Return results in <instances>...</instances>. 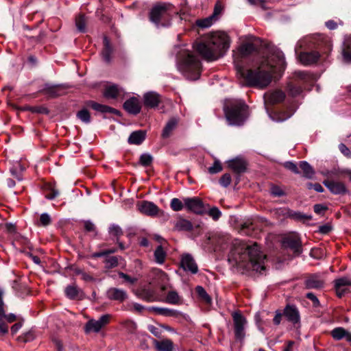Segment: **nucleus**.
<instances>
[{
	"label": "nucleus",
	"mask_w": 351,
	"mask_h": 351,
	"mask_svg": "<svg viewBox=\"0 0 351 351\" xmlns=\"http://www.w3.org/2000/svg\"><path fill=\"white\" fill-rule=\"evenodd\" d=\"M270 193L274 197H282L286 195V193L278 185L273 184L270 189Z\"/></svg>",
	"instance_id": "50"
},
{
	"label": "nucleus",
	"mask_w": 351,
	"mask_h": 351,
	"mask_svg": "<svg viewBox=\"0 0 351 351\" xmlns=\"http://www.w3.org/2000/svg\"><path fill=\"white\" fill-rule=\"evenodd\" d=\"M265 99L271 104H277L282 102L285 99V93L281 90H276L265 94Z\"/></svg>",
	"instance_id": "24"
},
{
	"label": "nucleus",
	"mask_w": 351,
	"mask_h": 351,
	"mask_svg": "<svg viewBox=\"0 0 351 351\" xmlns=\"http://www.w3.org/2000/svg\"><path fill=\"white\" fill-rule=\"evenodd\" d=\"M223 7L219 1H217L215 5L214 11L210 16L215 21H217L218 16L221 13Z\"/></svg>",
	"instance_id": "58"
},
{
	"label": "nucleus",
	"mask_w": 351,
	"mask_h": 351,
	"mask_svg": "<svg viewBox=\"0 0 351 351\" xmlns=\"http://www.w3.org/2000/svg\"><path fill=\"white\" fill-rule=\"evenodd\" d=\"M335 289L344 288V287L351 286V280L347 277H342L336 279L335 281Z\"/></svg>",
	"instance_id": "45"
},
{
	"label": "nucleus",
	"mask_w": 351,
	"mask_h": 351,
	"mask_svg": "<svg viewBox=\"0 0 351 351\" xmlns=\"http://www.w3.org/2000/svg\"><path fill=\"white\" fill-rule=\"evenodd\" d=\"M149 331L153 334L155 337L160 338L162 334V329L160 327H158L154 325L148 326Z\"/></svg>",
	"instance_id": "60"
},
{
	"label": "nucleus",
	"mask_w": 351,
	"mask_h": 351,
	"mask_svg": "<svg viewBox=\"0 0 351 351\" xmlns=\"http://www.w3.org/2000/svg\"><path fill=\"white\" fill-rule=\"evenodd\" d=\"M265 258L256 243L250 244L239 241L234 244L228 259L232 260L237 266L261 273L265 269Z\"/></svg>",
	"instance_id": "3"
},
{
	"label": "nucleus",
	"mask_w": 351,
	"mask_h": 351,
	"mask_svg": "<svg viewBox=\"0 0 351 351\" xmlns=\"http://www.w3.org/2000/svg\"><path fill=\"white\" fill-rule=\"evenodd\" d=\"M283 217L289 218L298 222L305 223L306 221L312 219V216L306 215L299 211L293 210L289 208H280V213Z\"/></svg>",
	"instance_id": "17"
},
{
	"label": "nucleus",
	"mask_w": 351,
	"mask_h": 351,
	"mask_svg": "<svg viewBox=\"0 0 351 351\" xmlns=\"http://www.w3.org/2000/svg\"><path fill=\"white\" fill-rule=\"evenodd\" d=\"M79 293L80 289L75 285H69L65 289V294L66 297L72 300L76 299L77 298Z\"/></svg>",
	"instance_id": "42"
},
{
	"label": "nucleus",
	"mask_w": 351,
	"mask_h": 351,
	"mask_svg": "<svg viewBox=\"0 0 351 351\" xmlns=\"http://www.w3.org/2000/svg\"><path fill=\"white\" fill-rule=\"evenodd\" d=\"M86 106L93 108L95 111L101 113H112L115 114H119V110L108 106L98 104L94 101H88L86 102Z\"/></svg>",
	"instance_id": "25"
},
{
	"label": "nucleus",
	"mask_w": 351,
	"mask_h": 351,
	"mask_svg": "<svg viewBox=\"0 0 351 351\" xmlns=\"http://www.w3.org/2000/svg\"><path fill=\"white\" fill-rule=\"evenodd\" d=\"M179 268L186 274L195 275L198 273V265L193 256L189 253H184L180 256Z\"/></svg>",
	"instance_id": "12"
},
{
	"label": "nucleus",
	"mask_w": 351,
	"mask_h": 351,
	"mask_svg": "<svg viewBox=\"0 0 351 351\" xmlns=\"http://www.w3.org/2000/svg\"><path fill=\"white\" fill-rule=\"evenodd\" d=\"M51 222V219L48 213H43L40 217V225L43 226H47Z\"/></svg>",
	"instance_id": "57"
},
{
	"label": "nucleus",
	"mask_w": 351,
	"mask_h": 351,
	"mask_svg": "<svg viewBox=\"0 0 351 351\" xmlns=\"http://www.w3.org/2000/svg\"><path fill=\"white\" fill-rule=\"evenodd\" d=\"M150 276L152 278V280L149 282L150 284H158L162 292L168 290L169 278L164 271L159 269H154L151 271Z\"/></svg>",
	"instance_id": "15"
},
{
	"label": "nucleus",
	"mask_w": 351,
	"mask_h": 351,
	"mask_svg": "<svg viewBox=\"0 0 351 351\" xmlns=\"http://www.w3.org/2000/svg\"><path fill=\"white\" fill-rule=\"evenodd\" d=\"M283 167L295 174L300 173L297 165L292 161H287L284 162Z\"/></svg>",
	"instance_id": "53"
},
{
	"label": "nucleus",
	"mask_w": 351,
	"mask_h": 351,
	"mask_svg": "<svg viewBox=\"0 0 351 351\" xmlns=\"http://www.w3.org/2000/svg\"><path fill=\"white\" fill-rule=\"evenodd\" d=\"M164 301L169 304H176V292L173 290L168 291L167 295Z\"/></svg>",
	"instance_id": "61"
},
{
	"label": "nucleus",
	"mask_w": 351,
	"mask_h": 351,
	"mask_svg": "<svg viewBox=\"0 0 351 351\" xmlns=\"http://www.w3.org/2000/svg\"><path fill=\"white\" fill-rule=\"evenodd\" d=\"M12 244L16 247L19 246L29 247V241L27 238L24 237L19 234H15L13 237Z\"/></svg>",
	"instance_id": "38"
},
{
	"label": "nucleus",
	"mask_w": 351,
	"mask_h": 351,
	"mask_svg": "<svg viewBox=\"0 0 351 351\" xmlns=\"http://www.w3.org/2000/svg\"><path fill=\"white\" fill-rule=\"evenodd\" d=\"M323 184L334 195H345L348 193L346 185L341 182L325 180Z\"/></svg>",
	"instance_id": "18"
},
{
	"label": "nucleus",
	"mask_w": 351,
	"mask_h": 351,
	"mask_svg": "<svg viewBox=\"0 0 351 351\" xmlns=\"http://www.w3.org/2000/svg\"><path fill=\"white\" fill-rule=\"evenodd\" d=\"M144 104L149 108H156L160 101V96L156 92H148L143 96Z\"/></svg>",
	"instance_id": "28"
},
{
	"label": "nucleus",
	"mask_w": 351,
	"mask_h": 351,
	"mask_svg": "<svg viewBox=\"0 0 351 351\" xmlns=\"http://www.w3.org/2000/svg\"><path fill=\"white\" fill-rule=\"evenodd\" d=\"M207 213L208 215L211 217L215 221H217L221 216V212L216 206H213L211 208H210Z\"/></svg>",
	"instance_id": "52"
},
{
	"label": "nucleus",
	"mask_w": 351,
	"mask_h": 351,
	"mask_svg": "<svg viewBox=\"0 0 351 351\" xmlns=\"http://www.w3.org/2000/svg\"><path fill=\"white\" fill-rule=\"evenodd\" d=\"M330 335L335 340H341L347 335V330L342 327H337L334 328Z\"/></svg>",
	"instance_id": "43"
},
{
	"label": "nucleus",
	"mask_w": 351,
	"mask_h": 351,
	"mask_svg": "<svg viewBox=\"0 0 351 351\" xmlns=\"http://www.w3.org/2000/svg\"><path fill=\"white\" fill-rule=\"evenodd\" d=\"M123 108L130 114H138L141 109L139 99L134 97L128 99L123 104Z\"/></svg>",
	"instance_id": "23"
},
{
	"label": "nucleus",
	"mask_w": 351,
	"mask_h": 351,
	"mask_svg": "<svg viewBox=\"0 0 351 351\" xmlns=\"http://www.w3.org/2000/svg\"><path fill=\"white\" fill-rule=\"evenodd\" d=\"M294 75L295 79L290 81L287 86L288 94L293 97H297L302 93L304 81L308 78V73L304 71H296Z\"/></svg>",
	"instance_id": "8"
},
{
	"label": "nucleus",
	"mask_w": 351,
	"mask_h": 351,
	"mask_svg": "<svg viewBox=\"0 0 351 351\" xmlns=\"http://www.w3.org/2000/svg\"><path fill=\"white\" fill-rule=\"evenodd\" d=\"M40 92L49 97H56L64 94V88L62 85H52L46 84Z\"/></svg>",
	"instance_id": "21"
},
{
	"label": "nucleus",
	"mask_w": 351,
	"mask_h": 351,
	"mask_svg": "<svg viewBox=\"0 0 351 351\" xmlns=\"http://www.w3.org/2000/svg\"><path fill=\"white\" fill-rule=\"evenodd\" d=\"M77 117L82 121L88 123L90 122V115L86 109H82L77 113Z\"/></svg>",
	"instance_id": "48"
},
{
	"label": "nucleus",
	"mask_w": 351,
	"mask_h": 351,
	"mask_svg": "<svg viewBox=\"0 0 351 351\" xmlns=\"http://www.w3.org/2000/svg\"><path fill=\"white\" fill-rule=\"evenodd\" d=\"M234 338L237 341L243 342L245 337V328L247 324L246 318L239 312L232 314Z\"/></svg>",
	"instance_id": "9"
},
{
	"label": "nucleus",
	"mask_w": 351,
	"mask_h": 351,
	"mask_svg": "<svg viewBox=\"0 0 351 351\" xmlns=\"http://www.w3.org/2000/svg\"><path fill=\"white\" fill-rule=\"evenodd\" d=\"M222 165L219 160H215L213 166L208 168V172L210 174H215L222 171Z\"/></svg>",
	"instance_id": "51"
},
{
	"label": "nucleus",
	"mask_w": 351,
	"mask_h": 351,
	"mask_svg": "<svg viewBox=\"0 0 351 351\" xmlns=\"http://www.w3.org/2000/svg\"><path fill=\"white\" fill-rule=\"evenodd\" d=\"M135 294L140 299L147 302H154L156 300L155 291L150 289H138L136 291Z\"/></svg>",
	"instance_id": "29"
},
{
	"label": "nucleus",
	"mask_w": 351,
	"mask_h": 351,
	"mask_svg": "<svg viewBox=\"0 0 351 351\" xmlns=\"http://www.w3.org/2000/svg\"><path fill=\"white\" fill-rule=\"evenodd\" d=\"M202 230V228L201 225L199 224L195 226H193V229L191 230H190V232H189L191 234V237L194 239V238L198 237L201 234Z\"/></svg>",
	"instance_id": "63"
},
{
	"label": "nucleus",
	"mask_w": 351,
	"mask_h": 351,
	"mask_svg": "<svg viewBox=\"0 0 351 351\" xmlns=\"http://www.w3.org/2000/svg\"><path fill=\"white\" fill-rule=\"evenodd\" d=\"M119 258L117 256H109L105 260V267L111 269L118 265Z\"/></svg>",
	"instance_id": "49"
},
{
	"label": "nucleus",
	"mask_w": 351,
	"mask_h": 351,
	"mask_svg": "<svg viewBox=\"0 0 351 351\" xmlns=\"http://www.w3.org/2000/svg\"><path fill=\"white\" fill-rule=\"evenodd\" d=\"M192 229L193 224L190 221L181 217L177 219V230L189 232Z\"/></svg>",
	"instance_id": "36"
},
{
	"label": "nucleus",
	"mask_w": 351,
	"mask_h": 351,
	"mask_svg": "<svg viewBox=\"0 0 351 351\" xmlns=\"http://www.w3.org/2000/svg\"><path fill=\"white\" fill-rule=\"evenodd\" d=\"M332 47V43L328 38L318 35L307 40L298 42L295 53L300 62L308 66L317 63L322 54L328 56Z\"/></svg>",
	"instance_id": "4"
},
{
	"label": "nucleus",
	"mask_w": 351,
	"mask_h": 351,
	"mask_svg": "<svg viewBox=\"0 0 351 351\" xmlns=\"http://www.w3.org/2000/svg\"><path fill=\"white\" fill-rule=\"evenodd\" d=\"M306 298L310 300L314 307H319L320 306V302L317 296L312 292H308L306 294Z\"/></svg>",
	"instance_id": "59"
},
{
	"label": "nucleus",
	"mask_w": 351,
	"mask_h": 351,
	"mask_svg": "<svg viewBox=\"0 0 351 351\" xmlns=\"http://www.w3.org/2000/svg\"><path fill=\"white\" fill-rule=\"evenodd\" d=\"M175 128H176V119L172 118L167 122L165 127L164 128L162 134H161L162 138H169L171 136V134H172L173 131L175 130Z\"/></svg>",
	"instance_id": "37"
},
{
	"label": "nucleus",
	"mask_w": 351,
	"mask_h": 351,
	"mask_svg": "<svg viewBox=\"0 0 351 351\" xmlns=\"http://www.w3.org/2000/svg\"><path fill=\"white\" fill-rule=\"evenodd\" d=\"M173 8V5L168 3H160L155 5L150 11V21L156 25L161 23L162 26H167V24L163 23L162 21L171 16Z\"/></svg>",
	"instance_id": "7"
},
{
	"label": "nucleus",
	"mask_w": 351,
	"mask_h": 351,
	"mask_svg": "<svg viewBox=\"0 0 351 351\" xmlns=\"http://www.w3.org/2000/svg\"><path fill=\"white\" fill-rule=\"evenodd\" d=\"M138 210L148 216H156L160 211L158 207L152 202L142 201L137 204Z\"/></svg>",
	"instance_id": "20"
},
{
	"label": "nucleus",
	"mask_w": 351,
	"mask_h": 351,
	"mask_svg": "<svg viewBox=\"0 0 351 351\" xmlns=\"http://www.w3.org/2000/svg\"><path fill=\"white\" fill-rule=\"evenodd\" d=\"M239 57L234 60L238 74L248 87L265 88L277 71L283 72L286 62L282 51L277 50L268 56H261L253 43H245L239 49Z\"/></svg>",
	"instance_id": "1"
},
{
	"label": "nucleus",
	"mask_w": 351,
	"mask_h": 351,
	"mask_svg": "<svg viewBox=\"0 0 351 351\" xmlns=\"http://www.w3.org/2000/svg\"><path fill=\"white\" fill-rule=\"evenodd\" d=\"M283 315L287 318L289 322L294 324L299 323L300 321L299 311L294 305H287L284 309Z\"/></svg>",
	"instance_id": "22"
},
{
	"label": "nucleus",
	"mask_w": 351,
	"mask_h": 351,
	"mask_svg": "<svg viewBox=\"0 0 351 351\" xmlns=\"http://www.w3.org/2000/svg\"><path fill=\"white\" fill-rule=\"evenodd\" d=\"M146 132L143 130L133 132L128 138L130 144L140 145L145 138Z\"/></svg>",
	"instance_id": "31"
},
{
	"label": "nucleus",
	"mask_w": 351,
	"mask_h": 351,
	"mask_svg": "<svg viewBox=\"0 0 351 351\" xmlns=\"http://www.w3.org/2000/svg\"><path fill=\"white\" fill-rule=\"evenodd\" d=\"M152 310L154 311L156 314L160 315L174 316L176 315L175 311L167 308L152 307Z\"/></svg>",
	"instance_id": "44"
},
{
	"label": "nucleus",
	"mask_w": 351,
	"mask_h": 351,
	"mask_svg": "<svg viewBox=\"0 0 351 351\" xmlns=\"http://www.w3.org/2000/svg\"><path fill=\"white\" fill-rule=\"evenodd\" d=\"M230 38L223 32H213L201 36L193 43L195 51L206 61L222 58L230 48Z\"/></svg>",
	"instance_id": "2"
},
{
	"label": "nucleus",
	"mask_w": 351,
	"mask_h": 351,
	"mask_svg": "<svg viewBox=\"0 0 351 351\" xmlns=\"http://www.w3.org/2000/svg\"><path fill=\"white\" fill-rule=\"evenodd\" d=\"M177 50V60H180L178 69L188 79L197 80L202 72V65L200 60L189 50Z\"/></svg>",
	"instance_id": "5"
},
{
	"label": "nucleus",
	"mask_w": 351,
	"mask_h": 351,
	"mask_svg": "<svg viewBox=\"0 0 351 351\" xmlns=\"http://www.w3.org/2000/svg\"><path fill=\"white\" fill-rule=\"evenodd\" d=\"M154 260L156 263L162 265L164 263L167 253L165 251L162 245H159L154 251Z\"/></svg>",
	"instance_id": "35"
},
{
	"label": "nucleus",
	"mask_w": 351,
	"mask_h": 351,
	"mask_svg": "<svg viewBox=\"0 0 351 351\" xmlns=\"http://www.w3.org/2000/svg\"><path fill=\"white\" fill-rule=\"evenodd\" d=\"M119 277L124 279L125 281L127 282H129L130 284H134L137 281V278H132L130 276H128L126 274H124L123 272H119Z\"/></svg>",
	"instance_id": "64"
},
{
	"label": "nucleus",
	"mask_w": 351,
	"mask_h": 351,
	"mask_svg": "<svg viewBox=\"0 0 351 351\" xmlns=\"http://www.w3.org/2000/svg\"><path fill=\"white\" fill-rule=\"evenodd\" d=\"M152 342L157 351H173V342L171 340L167 339L160 341L153 339Z\"/></svg>",
	"instance_id": "30"
},
{
	"label": "nucleus",
	"mask_w": 351,
	"mask_h": 351,
	"mask_svg": "<svg viewBox=\"0 0 351 351\" xmlns=\"http://www.w3.org/2000/svg\"><path fill=\"white\" fill-rule=\"evenodd\" d=\"M262 228L257 221L252 219H248L243 221L241 225V230L247 236L257 237L260 234Z\"/></svg>",
	"instance_id": "16"
},
{
	"label": "nucleus",
	"mask_w": 351,
	"mask_h": 351,
	"mask_svg": "<svg viewBox=\"0 0 351 351\" xmlns=\"http://www.w3.org/2000/svg\"><path fill=\"white\" fill-rule=\"evenodd\" d=\"M227 239L228 238L225 236L218 234L208 235L206 237L208 244H211L215 247H219V249H223L225 247V245L227 243Z\"/></svg>",
	"instance_id": "26"
},
{
	"label": "nucleus",
	"mask_w": 351,
	"mask_h": 351,
	"mask_svg": "<svg viewBox=\"0 0 351 351\" xmlns=\"http://www.w3.org/2000/svg\"><path fill=\"white\" fill-rule=\"evenodd\" d=\"M195 292L198 296V298L206 304H210L212 302V299L210 295L207 293L205 289L202 286H197L195 287Z\"/></svg>",
	"instance_id": "39"
},
{
	"label": "nucleus",
	"mask_w": 351,
	"mask_h": 351,
	"mask_svg": "<svg viewBox=\"0 0 351 351\" xmlns=\"http://www.w3.org/2000/svg\"><path fill=\"white\" fill-rule=\"evenodd\" d=\"M119 93L120 88L117 85H111L106 88L104 95L106 98L114 99Z\"/></svg>",
	"instance_id": "40"
},
{
	"label": "nucleus",
	"mask_w": 351,
	"mask_h": 351,
	"mask_svg": "<svg viewBox=\"0 0 351 351\" xmlns=\"http://www.w3.org/2000/svg\"><path fill=\"white\" fill-rule=\"evenodd\" d=\"M283 245L293 250L296 256H299L302 252V243L300 239L298 237H287L283 239Z\"/></svg>",
	"instance_id": "19"
},
{
	"label": "nucleus",
	"mask_w": 351,
	"mask_h": 351,
	"mask_svg": "<svg viewBox=\"0 0 351 351\" xmlns=\"http://www.w3.org/2000/svg\"><path fill=\"white\" fill-rule=\"evenodd\" d=\"M231 176L230 173H224L219 179V184L226 188L228 187L230 183H231Z\"/></svg>",
	"instance_id": "54"
},
{
	"label": "nucleus",
	"mask_w": 351,
	"mask_h": 351,
	"mask_svg": "<svg viewBox=\"0 0 351 351\" xmlns=\"http://www.w3.org/2000/svg\"><path fill=\"white\" fill-rule=\"evenodd\" d=\"M304 286L306 289L321 290L325 287V281L319 274H308L304 278Z\"/></svg>",
	"instance_id": "13"
},
{
	"label": "nucleus",
	"mask_w": 351,
	"mask_h": 351,
	"mask_svg": "<svg viewBox=\"0 0 351 351\" xmlns=\"http://www.w3.org/2000/svg\"><path fill=\"white\" fill-rule=\"evenodd\" d=\"M107 298L112 300L123 302L128 297L126 291L118 288H110L106 292Z\"/></svg>",
	"instance_id": "27"
},
{
	"label": "nucleus",
	"mask_w": 351,
	"mask_h": 351,
	"mask_svg": "<svg viewBox=\"0 0 351 351\" xmlns=\"http://www.w3.org/2000/svg\"><path fill=\"white\" fill-rule=\"evenodd\" d=\"M108 231L110 234L116 237L117 239H118L123 234V232L121 227L116 224L111 225L109 228Z\"/></svg>",
	"instance_id": "47"
},
{
	"label": "nucleus",
	"mask_w": 351,
	"mask_h": 351,
	"mask_svg": "<svg viewBox=\"0 0 351 351\" xmlns=\"http://www.w3.org/2000/svg\"><path fill=\"white\" fill-rule=\"evenodd\" d=\"M342 56L345 62L351 63V38L346 39L343 43Z\"/></svg>",
	"instance_id": "34"
},
{
	"label": "nucleus",
	"mask_w": 351,
	"mask_h": 351,
	"mask_svg": "<svg viewBox=\"0 0 351 351\" xmlns=\"http://www.w3.org/2000/svg\"><path fill=\"white\" fill-rule=\"evenodd\" d=\"M111 317L110 314H105L101 315L97 320L94 319H89L84 326V332L86 334L99 332L103 328L110 323Z\"/></svg>",
	"instance_id": "10"
},
{
	"label": "nucleus",
	"mask_w": 351,
	"mask_h": 351,
	"mask_svg": "<svg viewBox=\"0 0 351 351\" xmlns=\"http://www.w3.org/2000/svg\"><path fill=\"white\" fill-rule=\"evenodd\" d=\"M186 208L195 214L203 215L207 213L206 208L203 202L198 197L184 198L183 199Z\"/></svg>",
	"instance_id": "14"
},
{
	"label": "nucleus",
	"mask_w": 351,
	"mask_h": 351,
	"mask_svg": "<svg viewBox=\"0 0 351 351\" xmlns=\"http://www.w3.org/2000/svg\"><path fill=\"white\" fill-rule=\"evenodd\" d=\"M299 167L302 171L303 176L308 179H312L315 173L313 167L306 161L302 160L299 163Z\"/></svg>",
	"instance_id": "32"
},
{
	"label": "nucleus",
	"mask_w": 351,
	"mask_h": 351,
	"mask_svg": "<svg viewBox=\"0 0 351 351\" xmlns=\"http://www.w3.org/2000/svg\"><path fill=\"white\" fill-rule=\"evenodd\" d=\"M227 163L228 168L236 175V184H238L241 180V175L247 171L248 166L247 162L241 158L237 157L228 160Z\"/></svg>",
	"instance_id": "11"
},
{
	"label": "nucleus",
	"mask_w": 351,
	"mask_h": 351,
	"mask_svg": "<svg viewBox=\"0 0 351 351\" xmlns=\"http://www.w3.org/2000/svg\"><path fill=\"white\" fill-rule=\"evenodd\" d=\"M152 156L149 154H143L140 157V163L145 167L149 166L152 162Z\"/></svg>",
	"instance_id": "55"
},
{
	"label": "nucleus",
	"mask_w": 351,
	"mask_h": 351,
	"mask_svg": "<svg viewBox=\"0 0 351 351\" xmlns=\"http://www.w3.org/2000/svg\"><path fill=\"white\" fill-rule=\"evenodd\" d=\"M112 47L110 45V40L106 36L104 37V49L101 51L103 59L106 62H110L111 60V55L112 53Z\"/></svg>",
	"instance_id": "33"
},
{
	"label": "nucleus",
	"mask_w": 351,
	"mask_h": 351,
	"mask_svg": "<svg viewBox=\"0 0 351 351\" xmlns=\"http://www.w3.org/2000/svg\"><path fill=\"white\" fill-rule=\"evenodd\" d=\"M177 322L185 325L191 324V322L189 315H184L177 311Z\"/></svg>",
	"instance_id": "56"
},
{
	"label": "nucleus",
	"mask_w": 351,
	"mask_h": 351,
	"mask_svg": "<svg viewBox=\"0 0 351 351\" xmlns=\"http://www.w3.org/2000/svg\"><path fill=\"white\" fill-rule=\"evenodd\" d=\"M215 21L210 16L204 19H197L195 21L196 26L199 29L210 27Z\"/></svg>",
	"instance_id": "41"
},
{
	"label": "nucleus",
	"mask_w": 351,
	"mask_h": 351,
	"mask_svg": "<svg viewBox=\"0 0 351 351\" xmlns=\"http://www.w3.org/2000/svg\"><path fill=\"white\" fill-rule=\"evenodd\" d=\"M223 111L228 124L234 126L243 125L249 116V107L243 101L226 105Z\"/></svg>",
	"instance_id": "6"
},
{
	"label": "nucleus",
	"mask_w": 351,
	"mask_h": 351,
	"mask_svg": "<svg viewBox=\"0 0 351 351\" xmlns=\"http://www.w3.org/2000/svg\"><path fill=\"white\" fill-rule=\"evenodd\" d=\"M313 210L316 214L323 215L324 213L328 210V207L321 204H317L314 205Z\"/></svg>",
	"instance_id": "62"
},
{
	"label": "nucleus",
	"mask_w": 351,
	"mask_h": 351,
	"mask_svg": "<svg viewBox=\"0 0 351 351\" xmlns=\"http://www.w3.org/2000/svg\"><path fill=\"white\" fill-rule=\"evenodd\" d=\"M86 20L84 15H79L75 20V25L77 29L81 32L86 31Z\"/></svg>",
	"instance_id": "46"
}]
</instances>
